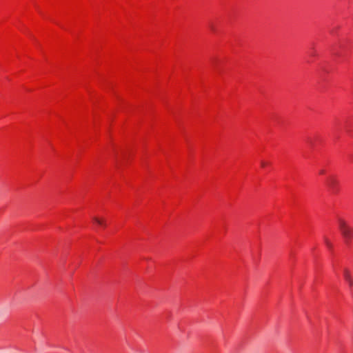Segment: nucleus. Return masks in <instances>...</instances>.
<instances>
[{
  "label": "nucleus",
  "mask_w": 353,
  "mask_h": 353,
  "mask_svg": "<svg viewBox=\"0 0 353 353\" xmlns=\"http://www.w3.org/2000/svg\"><path fill=\"white\" fill-rule=\"evenodd\" d=\"M324 173H325V170H321L319 171V174H323Z\"/></svg>",
  "instance_id": "obj_8"
},
{
  "label": "nucleus",
  "mask_w": 353,
  "mask_h": 353,
  "mask_svg": "<svg viewBox=\"0 0 353 353\" xmlns=\"http://www.w3.org/2000/svg\"><path fill=\"white\" fill-rule=\"evenodd\" d=\"M325 241L326 245H327L328 247H330V246H331V243H330V241H329L327 239H325Z\"/></svg>",
  "instance_id": "obj_6"
},
{
  "label": "nucleus",
  "mask_w": 353,
  "mask_h": 353,
  "mask_svg": "<svg viewBox=\"0 0 353 353\" xmlns=\"http://www.w3.org/2000/svg\"><path fill=\"white\" fill-rule=\"evenodd\" d=\"M268 164V163L267 162L263 161H262L261 162V166H262V167H265Z\"/></svg>",
  "instance_id": "obj_5"
},
{
  "label": "nucleus",
  "mask_w": 353,
  "mask_h": 353,
  "mask_svg": "<svg viewBox=\"0 0 353 353\" xmlns=\"http://www.w3.org/2000/svg\"><path fill=\"white\" fill-rule=\"evenodd\" d=\"M93 221L98 225L105 226V221L103 219H100L99 217L94 216L93 217Z\"/></svg>",
  "instance_id": "obj_4"
},
{
  "label": "nucleus",
  "mask_w": 353,
  "mask_h": 353,
  "mask_svg": "<svg viewBox=\"0 0 353 353\" xmlns=\"http://www.w3.org/2000/svg\"><path fill=\"white\" fill-rule=\"evenodd\" d=\"M343 275L345 281L348 283L350 288L353 287V276L351 272L347 268H344L343 270Z\"/></svg>",
  "instance_id": "obj_2"
},
{
  "label": "nucleus",
  "mask_w": 353,
  "mask_h": 353,
  "mask_svg": "<svg viewBox=\"0 0 353 353\" xmlns=\"http://www.w3.org/2000/svg\"><path fill=\"white\" fill-rule=\"evenodd\" d=\"M327 185L332 189L333 191L335 190V188H336L338 185V181L334 177H330L327 179Z\"/></svg>",
  "instance_id": "obj_3"
},
{
  "label": "nucleus",
  "mask_w": 353,
  "mask_h": 353,
  "mask_svg": "<svg viewBox=\"0 0 353 353\" xmlns=\"http://www.w3.org/2000/svg\"><path fill=\"white\" fill-rule=\"evenodd\" d=\"M325 241L326 245H327L328 247H330V246H331V243H330V241H329L327 239H325Z\"/></svg>",
  "instance_id": "obj_7"
},
{
  "label": "nucleus",
  "mask_w": 353,
  "mask_h": 353,
  "mask_svg": "<svg viewBox=\"0 0 353 353\" xmlns=\"http://www.w3.org/2000/svg\"><path fill=\"white\" fill-rule=\"evenodd\" d=\"M339 230L346 241L353 238V228L347 224L346 221L341 218L338 219Z\"/></svg>",
  "instance_id": "obj_1"
}]
</instances>
